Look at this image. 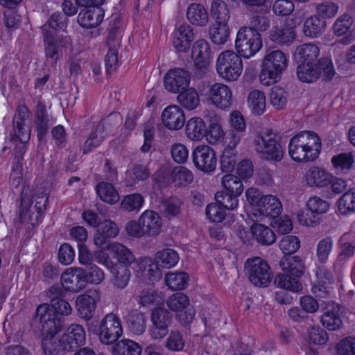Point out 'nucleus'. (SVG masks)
<instances>
[{"instance_id": "37", "label": "nucleus", "mask_w": 355, "mask_h": 355, "mask_svg": "<svg viewBox=\"0 0 355 355\" xmlns=\"http://www.w3.org/2000/svg\"><path fill=\"white\" fill-rule=\"evenodd\" d=\"M187 18L194 26H205L208 23L209 15L202 4L193 3L187 9Z\"/></svg>"}, {"instance_id": "21", "label": "nucleus", "mask_w": 355, "mask_h": 355, "mask_svg": "<svg viewBox=\"0 0 355 355\" xmlns=\"http://www.w3.org/2000/svg\"><path fill=\"white\" fill-rule=\"evenodd\" d=\"M155 180L160 184L173 183L175 186H184L192 182V172L183 166L175 167L171 174L166 168H162L155 175Z\"/></svg>"}, {"instance_id": "49", "label": "nucleus", "mask_w": 355, "mask_h": 355, "mask_svg": "<svg viewBox=\"0 0 355 355\" xmlns=\"http://www.w3.org/2000/svg\"><path fill=\"white\" fill-rule=\"evenodd\" d=\"M315 275L318 280L312 287V292L318 297H322L327 292V287L325 285L331 282V275L324 268H319Z\"/></svg>"}, {"instance_id": "39", "label": "nucleus", "mask_w": 355, "mask_h": 355, "mask_svg": "<svg viewBox=\"0 0 355 355\" xmlns=\"http://www.w3.org/2000/svg\"><path fill=\"white\" fill-rule=\"evenodd\" d=\"M206 215L208 219L213 223H221L227 219L225 224L230 225L234 220V215L227 214L225 209L218 202L210 203L207 206Z\"/></svg>"}, {"instance_id": "5", "label": "nucleus", "mask_w": 355, "mask_h": 355, "mask_svg": "<svg viewBox=\"0 0 355 355\" xmlns=\"http://www.w3.org/2000/svg\"><path fill=\"white\" fill-rule=\"evenodd\" d=\"M321 150L322 142L320 137L311 131H302L293 136L288 147L289 156L297 162L315 160Z\"/></svg>"}, {"instance_id": "33", "label": "nucleus", "mask_w": 355, "mask_h": 355, "mask_svg": "<svg viewBox=\"0 0 355 355\" xmlns=\"http://www.w3.org/2000/svg\"><path fill=\"white\" fill-rule=\"evenodd\" d=\"M139 222L144 226L146 235L157 236L162 230V220L158 213L146 210L139 216Z\"/></svg>"}, {"instance_id": "19", "label": "nucleus", "mask_w": 355, "mask_h": 355, "mask_svg": "<svg viewBox=\"0 0 355 355\" xmlns=\"http://www.w3.org/2000/svg\"><path fill=\"white\" fill-rule=\"evenodd\" d=\"M300 24V19L293 17L273 27L268 33L269 40L277 44H286L294 41L296 33L295 28Z\"/></svg>"}, {"instance_id": "52", "label": "nucleus", "mask_w": 355, "mask_h": 355, "mask_svg": "<svg viewBox=\"0 0 355 355\" xmlns=\"http://www.w3.org/2000/svg\"><path fill=\"white\" fill-rule=\"evenodd\" d=\"M96 191L100 198L108 204L112 205L119 200V194L112 184L101 182L98 184Z\"/></svg>"}, {"instance_id": "55", "label": "nucleus", "mask_w": 355, "mask_h": 355, "mask_svg": "<svg viewBox=\"0 0 355 355\" xmlns=\"http://www.w3.org/2000/svg\"><path fill=\"white\" fill-rule=\"evenodd\" d=\"M211 15L215 22L228 23L230 19L227 5L220 0L213 1L211 6Z\"/></svg>"}, {"instance_id": "54", "label": "nucleus", "mask_w": 355, "mask_h": 355, "mask_svg": "<svg viewBox=\"0 0 355 355\" xmlns=\"http://www.w3.org/2000/svg\"><path fill=\"white\" fill-rule=\"evenodd\" d=\"M144 203V197L139 193H132L125 196L121 201L122 209L128 211H138Z\"/></svg>"}, {"instance_id": "6", "label": "nucleus", "mask_w": 355, "mask_h": 355, "mask_svg": "<svg viewBox=\"0 0 355 355\" xmlns=\"http://www.w3.org/2000/svg\"><path fill=\"white\" fill-rule=\"evenodd\" d=\"M289 64V55L280 49L267 51L261 62L259 75L260 83L270 86L279 82Z\"/></svg>"}, {"instance_id": "47", "label": "nucleus", "mask_w": 355, "mask_h": 355, "mask_svg": "<svg viewBox=\"0 0 355 355\" xmlns=\"http://www.w3.org/2000/svg\"><path fill=\"white\" fill-rule=\"evenodd\" d=\"M189 281V275L184 272H168L165 276L166 285L173 291L186 288Z\"/></svg>"}, {"instance_id": "3", "label": "nucleus", "mask_w": 355, "mask_h": 355, "mask_svg": "<svg viewBox=\"0 0 355 355\" xmlns=\"http://www.w3.org/2000/svg\"><path fill=\"white\" fill-rule=\"evenodd\" d=\"M155 262L150 258L137 260L133 267L139 281L148 284H154L162 278L160 268L170 269L179 261L178 254L173 249L166 248L157 251L155 254Z\"/></svg>"}, {"instance_id": "23", "label": "nucleus", "mask_w": 355, "mask_h": 355, "mask_svg": "<svg viewBox=\"0 0 355 355\" xmlns=\"http://www.w3.org/2000/svg\"><path fill=\"white\" fill-rule=\"evenodd\" d=\"M191 59L198 70L206 71L209 67L213 60V51L207 41L200 39L194 42Z\"/></svg>"}, {"instance_id": "18", "label": "nucleus", "mask_w": 355, "mask_h": 355, "mask_svg": "<svg viewBox=\"0 0 355 355\" xmlns=\"http://www.w3.org/2000/svg\"><path fill=\"white\" fill-rule=\"evenodd\" d=\"M241 137L232 133L227 138L224 149L220 155V169L224 173H232L234 172L239 162L237 153L234 149L239 144Z\"/></svg>"}, {"instance_id": "61", "label": "nucleus", "mask_w": 355, "mask_h": 355, "mask_svg": "<svg viewBox=\"0 0 355 355\" xmlns=\"http://www.w3.org/2000/svg\"><path fill=\"white\" fill-rule=\"evenodd\" d=\"M14 125L15 127V134L16 137L21 144H26L30 139L31 130L29 127L24 124L19 112L14 119Z\"/></svg>"}, {"instance_id": "15", "label": "nucleus", "mask_w": 355, "mask_h": 355, "mask_svg": "<svg viewBox=\"0 0 355 355\" xmlns=\"http://www.w3.org/2000/svg\"><path fill=\"white\" fill-rule=\"evenodd\" d=\"M203 95L209 105L220 110H227L234 103V96L232 89L230 86L222 83H215L209 85Z\"/></svg>"}, {"instance_id": "34", "label": "nucleus", "mask_w": 355, "mask_h": 355, "mask_svg": "<svg viewBox=\"0 0 355 355\" xmlns=\"http://www.w3.org/2000/svg\"><path fill=\"white\" fill-rule=\"evenodd\" d=\"M246 105L252 115L260 116L263 114L266 109L265 93L259 89L250 91L247 96Z\"/></svg>"}, {"instance_id": "32", "label": "nucleus", "mask_w": 355, "mask_h": 355, "mask_svg": "<svg viewBox=\"0 0 355 355\" xmlns=\"http://www.w3.org/2000/svg\"><path fill=\"white\" fill-rule=\"evenodd\" d=\"M184 134L190 141L198 142L205 138L206 122L200 116H195L185 121Z\"/></svg>"}, {"instance_id": "59", "label": "nucleus", "mask_w": 355, "mask_h": 355, "mask_svg": "<svg viewBox=\"0 0 355 355\" xmlns=\"http://www.w3.org/2000/svg\"><path fill=\"white\" fill-rule=\"evenodd\" d=\"M170 154L173 160L178 164H184L189 158V149L181 142H174L170 147Z\"/></svg>"}, {"instance_id": "9", "label": "nucleus", "mask_w": 355, "mask_h": 355, "mask_svg": "<svg viewBox=\"0 0 355 355\" xmlns=\"http://www.w3.org/2000/svg\"><path fill=\"white\" fill-rule=\"evenodd\" d=\"M218 76L226 82L239 80L243 71L241 57L232 50H225L219 53L216 61Z\"/></svg>"}, {"instance_id": "20", "label": "nucleus", "mask_w": 355, "mask_h": 355, "mask_svg": "<svg viewBox=\"0 0 355 355\" xmlns=\"http://www.w3.org/2000/svg\"><path fill=\"white\" fill-rule=\"evenodd\" d=\"M122 334L120 321L115 315L108 314L101 322L98 336L102 343L112 344L117 340Z\"/></svg>"}, {"instance_id": "50", "label": "nucleus", "mask_w": 355, "mask_h": 355, "mask_svg": "<svg viewBox=\"0 0 355 355\" xmlns=\"http://www.w3.org/2000/svg\"><path fill=\"white\" fill-rule=\"evenodd\" d=\"M354 163V155L351 153H339L332 157L331 164L334 168L341 173L349 171Z\"/></svg>"}, {"instance_id": "28", "label": "nucleus", "mask_w": 355, "mask_h": 355, "mask_svg": "<svg viewBox=\"0 0 355 355\" xmlns=\"http://www.w3.org/2000/svg\"><path fill=\"white\" fill-rule=\"evenodd\" d=\"M60 282L62 287L70 292L78 293L85 286L83 279V268L71 267L66 269L61 275Z\"/></svg>"}, {"instance_id": "29", "label": "nucleus", "mask_w": 355, "mask_h": 355, "mask_svg": "<svg viewBox=\"0 0 355 355\" xmlns=\"http://www.w3.org/2000/svg\"><path fill=\"white\" fill-rule=\"evenodd\" d=\"M204 139L210 146H223L226 144V131L220 119H211L206 125Z\"/></svg>"}, {"instance_id": "60", "label": "nucleus", "mask_w": 355, "mask_h": 355, "mask_svg": "<svg viewBox=\"0 0 355 355\" xmlns=\"http://www.w3.org/2000/svg\"><path fill=\"white\" fill-rule=\"evenodd\" d=\"M279 245L281 251L284 254H292L300 249V241L296 236L288 235L282 237Z\"/></svg>"}, {"instance_id": "22", "label": "nucleus", "mask_w": 355, "mask_h": 355, "mask_svg": "<svg viewBox=\"0 0 355 355\" xmlns=\"http://www.w3.org/2000/svg\"><path fill=\"white\" fill-rule=\"evenodd\" d=\"M190 74L187 70L174 68L165 74L164 86L168 92L178 94L185 90L190 85Z\"/></svg>"}, {"instance_id": "57", "label": "nucleus", "mask_w": 355, "mask_h": 355, "mask_svg": "<svg viewBox=\"0 0 355 355\" xmlns=\"http://www.w3.org/2000/svg\"><path fill=\"white\" fill-rule=\"evenodd\" d=\"M229 192H218L215 196L216 201L225 209L234 210L239 206V197Z\"/></svg>"}, {"instance_id": "25", "label": "nucleus", "mask_w": 355, "mask_h": 355, "mask_svg": "<svg viewBox=\"0 0 355 355\" xmlns=\"http://www.w3.org/2000/svg\"><path fill=\"white\" fill-rule=\"evenodd\" d=\"M186 117L184 110L177 105L165 107L161 114V121L165 128L170 131L181 130L185 124Z\"/></svg>"}, {"instance_id": "30", "label": "nucleus", "mask_w": 355, "mask_h": 355, "mask_svg": "<svg viewBox=\"0 0 355 355\" xmlns=\"http://www.w3.org/2000/svg\"><path fill=\"white\" fill-rule=\"evenodd\" d=\"M87 6L78 15L79 25L85 28H92L98 26L104 18V10L100 6Z\"/></svg>"}, {"instance_id": "43", "label": "nucleus", "mask_w": 355, "mask_h": 355, "mask_svg": "<svg viewBox=\"0 0 355 355\" xmlns=\"http://www.w3.org/2000/svg\"><path fill=\"white\" fill-rule=\"evenodd\" d=\"M107 250L119 263L125 265L133 263L132 268L134 270L133 267L137 261L135 262V257L129 249L120 243H114L112 245H109V248Z\"/></svg>"}, {"instance_id": "10", "label": "nucleus", "mask_w": 355, "mask_h": 355, "mask_svg": "<svg viewBox=\"0 0 355 355\" xmlns=\"http://www.w3.org/2000/svg\"><path fill=\"white\" fill-rule=\"evenodd\" d=\"M234 46L236 53L241 58H253L263 46L261 35L254 28L241 27L237 31Z\"/></svg>"}, {"instance_id": "44", "label": "nucleus", "mask_w": 355, "mask_h": 355, "mask_svg": "<svg viewBox=\"0 0 355 355\" xmlns=\"http://www.w3.org/2000/svg\"><path fill=\"white\" fill-rule=\"evenodd\" d=\"M104 279L105 274L103 270L96 264H90L85 268H83V279L85 287L88 284L98 285Z\"/></svg>"}, {"instance_id": "24", "label": "nucleus", "mask_w": 355, "mask_h": 355, "mask_svg": "<svg viewBox=\"0 0 355 355\" xmlns=\"http://www.w3.org/2000/svg\"><path fill=\"white\" fill-rule=\"evenodd\" d=\"M152 325L149 329V335L153 340H161L168 333L170 315L162 307H157L152 311Z\"/></svg>"}, {"instance_id": "63", "label": "nucleus", "mask_w": 355, "mask_h": 355, "mask_svg": "<svg viewBox=\"0 0 355 355\" xmlns=\"http://www.w3.org/2000/svg\"><path fill=\"white\" fill-rule=\"evenodd\" d=\"M321 322L324 327L331 331L339 329L342 324V320L339 315L334 313L327 311L321 318Z\"/></svg>"}, {"instance_id": "46", "label": "nucleus", "mask_w": 355, "mask_h": 355, "mask_svg": "<svg viewBox=\"0 0 355 355\" xmlns=\"http://www.w3.org/2000/svg\"><path fill=\"white\" fill-rule=\"evenodd\" d=\"M42 198L44 197L43 191H36L34 185L27 184L24 186L21 194V211H27L33 202V198Z\"/></svg>"}, {"instance_id": "64", "label": "nucleus", "mask_w": 355, "mask_h": 355, "mask_svg": "<svg viewBox=\"0 0 355 355\" xmlns=\"http://www.w3.org/2000/svg\"><path fill=\"white\" fill-rule=\"evenodd\" d=\"M146 319L143 313L133 314L129 320V329L135 334L140 335L145 331Z\"/></svg>"}, {"instance_id": "8", "label": "nucleus", "mask_w": 355, "mask_h": 355, "mask_svg": "<svg viewBox=\"0 0 355 355\" xmlns=\"http://www.w3.org/2000/svg\"><path fill=\"white\" fill-rule=\"evenodd\" d=\"M235 234L244 243L269 246L276 241V235L273 230L268 225L254 223L250 230H247L243 224H236L234 227Z\"/></svg>"}, {"instance_id": "36", "label": "nucleus", "mask_w": 355, "mask_h": 355, "mask_svg": "<svg viewBox=\"0 0 355 355\" xmlns=\"http://www.w3.org/2000/svg\"><path fill=\"white\" fill-rule=\"evenodd\" d=\"M320 54L319 47L312 43L303 44L298 46L294 53L295 60L298 63H317Z\"/></svg>"}, {"instance_id": "2", "label": "nucleus", "mask_w": 355, "mask_h": 355, "mask_svg": "<svg viewBox=\"0 0 355 355\" xmlns=\"http://www.w3.org/2000/svg\"><path fill=\"white\" fill-rule=\"evenodd\" d=\"M71 311L70 304L62 299H53L51 304H42L37 307L36 315L42 325V347L44 354L52 355L55 347L51 349L49 345L63 324L62 320L55 313L68 315Z\"/></svg>"}, {"instance_id": "14", "label": "nucleus", "mask_w": 355, "mask_h": 355, "mask_svg": "<svg viewBox=\"0 0 355 355\" xmlns=\"http://www.w3.org/2000/svg\"><path fill=\"white\" fill-rule=\"evenodd\" d=\"M245 269L250 282L255 286L266 288L272 279L273 275L270 265L261 257L248 259L245 263Z\"/></svg>"}, {"instance_id": "7", "label": "nucleus", "mask_w": 355, "mask_h": 355, "mask_svg": "<svg viewBox=\"0 0 355 355\" xmlns=\"http://www.w3.org/2000/svg\"><path fill=\"white\" fill-rule=\"evenodd\" d=\"M280 267L284 272L276 275L275 285L278 288L292 293L300 292L303 287L297 279L302 272L300 258L298 257H284L281 261Z\"/></svg>"}, {"instance_id": "4", "label": "nucleus", "mask_w": 355, "mask_h": 355, "mask_svg": "<svg viewBox=\"0 0 355 355\" xmlns=\"http://www.w3.org/2000/svg\"><path fill=\"white\" fill-rule=\"evenodd\" d=\"M245 197L248 201L246 212L252 220L275 218L282 211V204L277 197L272 195L263 196L255 188L248 189Z\"/></svg>"}, {"instance_id": "35", "label": "nucleus", "mask_w": 355, "mask_h": 355, "mask_svg": "<svg viewBox=\"0 0 355 355\" xmlns=\"http://www.w3.org/2000/svg\"><path fill=\"white\" fill-rule=\"evenodd\" d=\"M75 306L79 316L87 320L92 318L95 313L96 300L89 294H81L77 297Z\"/></svg>"}, {"instance_id": "62", "label": "nucleus", "mask_w": 355, "mask_h": 355, "mask_svg": "<svg viewBox=\"0 0 355 355\" xmlns=\"http://www.w3.org/2000/svg\"><path fill=\"white\" fill-rule=\"evenodd\" d=\"M341 251L340 259H345L351 257L355 252V239L349 234L343 235L340 240Z\"/></svg>"}, {"instance_id": "41", "label": "nucleus", "mask_w": 355, "mask_h": 355, "mask_svg": "<svg viewBox=\"0 0 355 355\" xmlns=\"http://www.w3.org/2000/svg\"><path fill=\"white\" fill-rule=\"evenodd\" d=\"M230 35L228 23L214 22L209 29V38L216 44H225L228 40Z\"/></svg>"}, {"instance_id": "11", "label": "nucleus", "mask_w": 355, "mask_h": 355, "mask_svg": "<svg viewBox=\"0 0 355 355\" xmlns=\"http://www.w3.org/2000/svg\"><path fill=\"white\" fill-rule=\"evenodd\" d=\"M336 71L331 59L325 58L320 59L317 63H299L297 68V76L303 83H311L316 81L320 75L325 80H331Z\"/></svg>"}, {"instance_id": "13", "label": "nucleus", "mask_w": 355, "mask_h": 355, "mask_svg": "<svg viewBox=\"0 0 355 355\" xmlns=\"http://www.w3.org/2000/svg\"><path fill=\"white\" fill-rule=\"evenodd\" d=\"M62 17L60 13L53 14L48 23L43 26L44 33V42L46 44L45 53L48 58L55 61L58 58V45L61 44L62 40L58 35V31L62 29L64 24L61 21Z\"/></svg>"}, {"instance_id": "27", "label": "nucleus", "mask_w": 355, "mask_h": 355, "mask_svg": "<svg viewBox=\"0 0 355 355\" xmlns=\"http://www.w3.org/2000/svg\"><path fill=\"white\" fill-rule=\"evenodd\" d=\"M330 178H331V173L324 168L313 166L305 171L303 176V182L311 188H328Z\"/></svg>"}, {"instance_id": "31", "label": "nucleus", "mask_w": 355, "mask_h": 355, "mask_svg": "<svg viewBox=\"0 0 355 355\" xmlns=\"http://www.w3.org/2000/svg\"><path fill=\"white\" fill-rule=\"evenodd\" d=\"M353 25L354 18L349 15H344L336 20L334 32L336 36L343 37L342 44H349L355 40Z\"/></svg>"}, {"instance_id": "26", "label": "nucleus", "mask_w": 355, "mask_h": 355, "mask_svg": "<svg viewBox=\"0 0 355 355\" xmlns=\"http://www.w3.org/2000/svg\"><path fill=\"white\" fill-rule=\"evenodd\" d=\"M195 39L194 29L189 24H181L172 33V44L178 53H187Z\"/></svg>"}, {"instance_id": "16", "label": "nucleus", "mask_w": 355, "mask_h": 355, "mask_svg": "<svg viewBox=\"0 0 355 355\" xmlns=\"http://www.w3.org/2000/svg\"><path fill=\"white\" fill-rule=\"evenodd\" d=\"M191 158L196 169L204 174L211 173L217 168L216 151L208 144H198L191 152Z\"/></svg>"}, {"instance_id": "56", "label": "nucleus", "mask_w": 355, "mask_h": 355, "mask_svg": "<svg viewBox=\"0 0 355 355\" xmlns=\"http://www.w3.org/2000/svg\"><path fill=\"white\" fill-rule=\"evenodd\" d=\"M270 101L274 108L277 110L284 109L288 102V94L282 87H273L270 93Z\"/></svg>"}, {"instance_id": "58", "label": "nucleus", "mask_w": 355, "mask_h": 355, "mask_svg": "<svg viewBox=\"0 0 355 355\" xmlns=\"http://www.w3.org/2000/svg\"><path fill=\"white\" fill-rule=\"evenodd\" d=\"M329 207V203L327 201L316 196L310 197L306 202L307 209L316 218H318L319 215L326 213Z\"/></svg>"}, {"instance_id": "48", "label": "nucleus", "mask_w": 355, "mask_h": 355, "mask_svg": "<svg viewBox=\"0 0 355 355\" xmlns=\"http://www.w3.org/2000/svg\"><path fill=\"white\" fill-rule=\"evenodd\" d=\"M327 340V334L325 331L318 327H313L308 330L304 336V344L309 348H313L315 345H322Z\"/></svg>"}, {"instance_id": "38", "label": "nucleus", "mask_w": 355, "mask_h": 355, "mask_svg": "<svg viewBox=\"0 0 355 355\" xmlns=\"http://www.w3.org/2000/svg\"><path fill=\"white\" fill-rule=\"evenodd\" d=\"M177 101L183 108L191 111L200 105V97L197 90L189 86L185 90L178 93Z\"/></svg>"}, {"instance_id": "51", "label": "nucleus", "mask_w": 355, "mask_h": 355, "mask_svg": "<svg viewBox=\"0 0 355 355\" xmlns=\"http://www.w3.org/2000/svg\"><path fill=\"white\" fill-rule=\"evenodd\" d=\"M338 209L342 215H350L355 211V189H350L338 200Z\"/></svg>"}, {"instance_id": "53", "label": "nucleus", "mask_w": 355, "mask_h": 355, "mask_svg": "<svg viewBox=\"0 0 355 355\" xmlns=\"http://www.w3.org/2000/svg\"><path fill=\"white\" fill-rule=\"evenodd\" d=\"M222 184L226 192L241 196L243 191V184L241 179L233 173H227L222 178Z\"/></svg>"}, {"instance_id": "17", "label": "nucleus", "mask_w": 355, "mask_h": 355, "mask_svg": "<svg viewBox=\"0 0 355 355\" xmlns=\"http://www.w3.org/2000/svg\"><path fill=\"white\" fill-rule=\"evenodd\" d=\"M168 309L175 313L176 317L182 324L191 323L195 317V311L189 306V300L187 295L176 293L166 300Z\"/></svg>"}, {"instance_id": "12", "label": "nucleus", "mask_w": 355, "mask_h": 355, "mask_svg": "<svg viewBox=\"0 0 355 355\" xmlns=\"http://www.w3.org/2000/svg\"><path fill=\"white\" fill-rule=\"evenodd\" d=\"M254 149L263 159L278 162L284 157V148L278 135L270 130H266L254 141Z\"/></svg>"}, {"instance_id": "40", "label": "nucleus", "mask_w": 355, "mask_h": 355, "mask_svg": "<svg viewBox=\"0 0 355 355\" xmlns=\"http://www.w3.org/2000/svg\"><path fill=\"white\" fill-rule=\"evenodd\" d=\"M325 21L317 15L307 18L303 25L304 34L310 38H315L325 30Z\"/></svg>"}, {"instance_id": "45", "label": "nucleus", "mask_w": 355, "mask_h": 355, "mask_svg": "<svg viewBox=\"0 0 355 355\" xmlns=\"http://www.w3.org/2000/svg\"><path fill=\"white\" fill-rule=\"evenodd\" d=\"M141 347L131 340H122L118 342L113 347L114 355H141Z\"/></svg>"}, {"instance_id": "1", "label": "nucleus", "mask_w": 355, "mask_h": 355, "mask_svg": "<svg viewBox=\"0 0 355 355\" xmlns=\"http://www.w3.org/2000/svg\"><path fill=\"white\" fill-rule=\"evenodd\" d=\"M118 226L114 222L110 220H103L101 225L96 230L93 236L94 245L101 248L94 252L96 261L104 266L113 275L114 284L118 288H123L127 286L130 278V272L125 266H119L117 268L115 264L111 260V258L105 249L109 248V245H112L108 239L114 238L119 234Z\"/></svg>"}, {"instance_id": "42", "label": "nucleus", "mask_w": 355, "mask_h": 355, "mask_svg": "<svg viewBox=\"0 0 355 355\" xmlns=\"http://www.w3.org/2000/svg\"><path fill=\"white\" fill-rule=\"evenodd\" d=\"M227 124L231 130L229 137L232 133L240 135L241 133L245 132L247 129V121L243 114L238 110L231 111L228 114Z\"/></svg>"}]
</instances>
